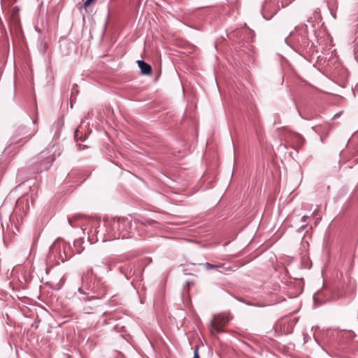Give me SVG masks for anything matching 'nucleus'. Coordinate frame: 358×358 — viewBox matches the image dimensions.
I'll use <instances>...</instances> for the list:
<instances>
[{
    "label": "nucleus",
    "mask_w": 358,
    "mask_h": 358,
    "mask_svg": "<svg viewBox=\"0 0 358 358\" xmlns=\"http://www.w3.org/2000/svg\"><path fill=\"white\" fill-rule=\"evenodd\" d=\"M308 226V224H303L301 226L300 229L301 230H303L306 228V227Z\"/></svg>",
    "instance_id": "nucleus-19"
},
{
    "label": "nucleus",
    "mask_w": 358,
    "mask_h": 358,
    "mask_svg": "<svg viewBox=\"0 0 358 358\" xmlns=\"http://www.w3.org/2000/svg\"><path fill=\"white\" fill-rule=\"evenodd\" d=\"M85 302H87L88 300H86L85 299H83ZM94 309L93 306L92 305L87 304L86 303L84 306L83 310L85 313H91V310Z\"/></svg>",
    "instance_id": "nucleus-12"
},
{
    "label": "nucleus",
    "mask_w": 358,
    "mask_h": 358,
    "mask_svg": "<svg viewBox=\"0 0 358 358\" xmlns=\"http://www.w3.org/2000/svg\"><path fill=\"white\" fill-rule=\"evenodd\" d=\"M317 212H318V210H317H317H315L313 211V216H316V215H317Z\"/></svg>",
    "instance_id": "nucleus-21"
},
{
    "label": "nucleus",
    "mask_w": 358,
    "mask_h": 358,
    "mask_svg": "<svg viewBox=\"0 0 358 358\" xmlns=\"http://www.w3.org/2000/svg\"><path fill=\"white\" fill-rule=\"evenodd\" d=\"M3 0H1V3H3Z\"/></svg>",
    "instance_id": "nucleus-26"
},
{
    "label": "nucleus",
    "mask_w": 358,
    "mask_h": 358,
    "mask_svg": "<svg viewBox=\"0 0 358 358\" xmlns=\"http://www.w3.org/2000/svg\"><path fill=\"white\" fill-rule=\"evenodd\" d=\"M64 277H62L61 278V280H59V284L62 285L64 284Z\"/></svg>",
    "instance_id": "nucleus-20"
},
{
    "label": "nucleus",
    "mask_w": 358,
    "mask_h": 358,
    "mask_svg": "<svg viewBox=\"0 0 358 358\" xmlns=\"http://www.w3.org/2000/svg\"><path fill=\"white\" fill-rule=\"evenodd\" d=\"M78 131H76L75 132V138H76L78 139Z\"/></svg>",
    "instance_id": "nucleus-24"
},
{
    "label": "nucleus",
    "mask_w": 358,
    "mask_h": 358,
    "mask_svg": "<svg viewBox=\"0 0 358 358\" xmlns=\"http://www.w3.org/2000/svg\"><path fill=\"white\" fill-rule=\"evenodd\" d=\"M206 270H210V269H217L218 270L219 268H224L225 270H229V267H228L227 268L224 267V264H220V265H213L212 264H210V263H205L203 264Z\"/></svg>",
    "instance_id": "nucleus-8"
},
{
    "label": "nucleus",
    "mask_w": 358,
    "mask_h": 358,
    "mask_svg": "<svg viewBox=\"0 0 358 358\" xmlns=\"http://www.w3.org/2000/svg\"><path fill=\"white\" fill-rule=\"evenodd\" d=\"M138 66L141 69V72L143 75H150L152 73V68L150 65L148 64L143 60L137 61Z\"/></svg>",
    "instance_id": "nucleus-7"
},
{
    "label": "nucleus",
    "mask_w": 358,
    "mask_h": 358,
    "mask_svg": "<svg viewBox=\"0 0 358 358\" xmlns=\"http://www.w3.org/2000/svg\"><path fill=\"white\" fill-rule=\"evenodd\" d=\"M92 1V0H86L83 4L85 8H87L90 6V3Z\"/></svg>",
    "instance_id": "nucleus-15"
},
{
    "label": "nucleus",
    "mask_w": 358,
    "mask_h": 358,
    "mask_svg": "<svg viewBox=\"0 0 358 358\" xmlns=\"http://www.w3.org/2000/svg\"><path fill=\"white\" fill-rule=\"evenodd\" d=\"M99 226V222L98 221V224L96 227L87 226V229L85 231L88 235V239L91 243L96 242L99 240L97 236L99 234V231L97 228Z\"/></svg>",
    "instance_id": "nucleus-6"
},
{
    "label": "nucleus",
    "mask_w": 358,
    "mask_h": 358,
    "mask_svg": "<svg viewBox=\"0 0 358 358\" xmlns=\"http://www.w3.org/2000/svg\"><path fill=\"white\" fill-rule=\"evenodd\" d=\"M68 248V247L64 244L62 243L58 244V243H54L53 245L50 248L51 252H57L59 254V259L62 262H65L68 259L69 257L66 254V250Z\"/></svg>",
    "instance_id": "nucleus-5"
},
{
    "label": "nucleus",
    "mask_w": 358,
    "mask_h": 358,
    "mask_svg": "<svg viewBox=\"0 0 358 358\" xmlns=\"http://www.w3.org/2000/svg\"><path fill=\"white\" fill-rule=\"evenodd\" d=\"M292 36V32L290 33L289 36L285 39V41L287 43H288V40L289 39V38Z\"/></svg>",
    "instance_id": "nucleus-22"
},
{
    "label": "nucleus",
    "mask_w": 358,
    "mask_h": 358,
    "mask_svg": "<svg viewBox=\"0 0 358 358\" xmlns=\"http://www.w3.org/2000/svg\"><path fill=\"white\" fill-rule=\"evenodd\" d=\"M31 135H27L25 137L27 138V137H29L31 136Z\"/></svg>",
    "instance_id": "nucleus-25"
},
{
    "label": "nucleus",
    "mask_w": 358,
    "mask_h": 358,
    "mask_svg": "<svg viewBox=\"0 0 358 358\" xmlns=\"http://www.w3.org/2000/svg\"><path fill=\"white\" fill-rule=\"evenodd\" d=\"M38 159L40 162L39 171H43L50 167L52 162L55 160V157L50 151L43 150L38 156Z\"/></svg>",
    "instance_id": "nucleus-4"
},
{
    "label": "nucleus",
    "mask_w": 358,
    "mask_h": 358,
    "mask_svg": "<svg viewBox=\"0 0 358 358\" xmlns=\"http://www.w3.org/2000/svg\"><path fill=\"white\" fill-rule=\"evenodd\" d=\"M190 285H193V282L187 281L186 282V285L184 286V289H186V286H187L189 287V286Z\"/></svg>",
    "instance_id": "nucleus-18"
},
{
    "label": "nucleus",
    "mask_w": 358,
    "mask_h": 358,
    "mask_svg": "<svg viewBox=\"0 0 358 358\" xmlns=\"http://www.w3.org/2000/svg\"><path fill=\"white\" fill-rule=\"evenodd\" d=\"M194 358H199V353H198V349L196 348L194 352Z\"/></svg>",
    "instance_id": "nucleus-16"
},
{
    "label": "nucleus",
    "mask_w": 358,
    "mask_h": 358,
    "mask_svg": "<svg viewBox=\"0 0 358 358\" xmlns=\"http://www.w3.org/2000/svg\"><path fill=\"white\" fill-rule=\"evenodd\" d=\"M292 0H279L278 2V7L285 8L291 3Z\"/></svg>",
    "instance_id": "nucleus-10"
},
{
    "label": "nucleus",
    "mask_w": 358,
    "mask_h": 358,
    "mask_svg": "<svg viewBox=\"0 0 358 358\" xmlns=\"http://www.w3.org/2000/svg\"><path fill=\"white\" fill-rule=\"evenodd\" d=\"M229 319L225 314L215 315L210 322V328L213 334L222 332V327L224 326Z\"/></svg>",
    "instance_id": "nucleus-3"
},
{
    "label": "nucleus",
    "mask_w": 358,
    "mask_h": 358,
    "mask_svg": "<svg viewBox=\"0 0 358 358\" xmlns=\"http://www.w3.org/2000/svg\"><path fill=\"white\" fill-rule=\"evenodd\" d=\"M271 0H265L264 5L262 6V11L266 12L268 10V3H269Z\"/></svg>",
    "instance_id": "nucleus-13"
},
{
    "label": "nucleus",
    "mask_w": 358,
    "mask_h": 358,
    "mask_svg": "<svg viewBox=\"0 0 358 358\" xmlns=\"http://www.w3.org/2000/svg\"><path fill=\"white\" fill-rule=\"evenodd\" d=\"M92 269H90V271H88L87 272V273H86V274H85V275L83 276V278H82V279H83V282H85V280H87V276H88L89 275H92Z\"/></svg>",
    "instance_id": "nucleus-14"
},
{
    "label": "nucleus",
    "mask_w": 358,
    "mask_h": 358,
    "mask_svg": "<svg viewBox=\"0 0 358 358\" xmlns=\"http://www.w3.org/2000/svg\"><path fill=\"white\" fill-rule=\"evenodd\" d=\"M27 196H22V197H21L20 199H19L17 201L16 205L18 207L21 204H23L24 203H27ZM28 208H29V206H28L27 203H26V209L25 210H27Z\"/></svg>",
    "instance_id": "nucleus-11"
},
{
    "label": "nucleus",
    "mask_w": 358,
    "mask_h": 358,
    "mask_svg": "<svg viewBox=\"0 0 358 358\" xmlns=\"http://www.w3.org/2000/svg\"><path fill=\"white\" fill-rule=\"evenodd\" d=\"M308 219V217L306 215H304L301 218V222L303 223H306Z\"/></svg>",
    "instance_id": "nucleus-17"
},
{
    "label": "nucleus",
    "mask_w": 358,
    "mask_h": 358,
    "mask_svg": "<svg viewBox=\"0 0 358 358\" xmlns=\"http://www.w3.org/2000/svg\"><path fill=\"white\" fill-rule=\"evenodd\" d=\"M112 228L115 230L113 235L114 239H124L130 237V222L127 219L120 217L115 219L112 223Z\"/></svg>",
    "instance_id": "nucleus-1"
},
{
    "label": "nucleus",
    "mask_w": 358,
    "mask_h": 358,
    "mask_svg": "<svg viewBox=\"0 0 358 358\" xmlns=\"http://www.w3.org/2000/svg\"><path fill=\"white\" fill-rule=\"evenodd\" d=\"M78 291H79L80 293H82V294H85V292H83V288H82V287H80V288L78 289Z\"/></svg>",
    "instance_id": "nucleus-23"
},
{
    "label": "nucleus",
    "mask_w": 358,
    "mask_h": 358,
    "mask_svg": "<svg viewBox=\"0 0 358 358\" xmlns=\"http://www.w3.org/2000/svg\"><path fill=\"white\" fill-rule=\"evenodd\" d=\"M25 127H22V126H20L19 127L17 128L15 132V135L16 137H18L20 136H24L26 134V132H25Z\"/></svg>",
    "instance_id": "nucleus-9"
},
{
    "label": "nucleus",
    "mask_w": 358,
    "mask_h": 358,
    "mask_svg": "<svg viewBox=\"0 0 358 358\" xmlns=\"http://www.w3.org/2000/svg\"><path fill=\"white\" fill-rule=\"evenodd\" d=\"M68 222L73 228L80 227L84 234L87 229V226L96 227L98 224V220L87 218L79 214L68 217Z\"/></svg>",
    "instance_id": "nucleus-2"
}]
</instances>
